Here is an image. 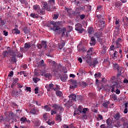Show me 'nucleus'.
I'll list each match as a JSON object with an SVG mask.
<instances>
[{"label": "nucleus", "instance_id": "obj_15", "mask_svg": "<svg viewBox=\"0 0 128 128\" xmlns=\"http://www.w3.org/2000/svg\"><path fill=\"white\" fill-rule=\"evenodd\" d=\"M106 123L107 124V128H110L112 124V119L110 118H108L106 120Z\"/></svg>", "mask_w": 128, "mask_h": 128}, {"label": "nucleus", "instance_id": "obj_18", "mask_svg": "<svg viewBox=\"0 0 128 128\" xmlns=\"http://www.w3.org/2000/svg\"><path fill=\"white\" fill-rule=\"evenodd\" d=\"M69 98H70V100H74V102H76V96L74 94H70L69 96Z\"/></svg>", "mask_w": 128, "mask_h": 128}, {"label": "nucleus", "instance_id": "obj_54", "mask_svg": "<svg viewBox=\"0 0 128 128\" xmlns=\"http://www.w3.org/2000/svg\"><path fill=\"white\" fill-rule=\"evenodd\" d=\"M26 117H22L20 118V122H26Z\"/></svg>", "mask_w": 128, "mask_h": 128}, {"label": "nucleus", "instance_id": "obj_21", "mask_svg": "<svg viewBox=\"0 0 128 128\" xmlns=\"http://www.w3.org/2000/svg\"><path fill=\"white\" fill-rule=\"evenodd\" d=\"M32 47V42H26L24 45V48L26 50H28L30 48Z\"/></svg>", "mask_w": 128, "mask_h": 128}, {"label": "nucleus", "instance_id": "obj_34", "mask_svg": "<svg viewBox=\"0 0 128 128\" xmlns=\"http://www.w3.org/2000/svg\"><path fill=\"white\" fill-rule=\"evenodd\" d=\"M18 82V78H13V83L12 84V85H11L12 88V84L13 85L16 84V82Z\"/></svg>", "mask_w": 128, "mask_h": 128}, {"label": "nucleus", "instance_id": "obj_2", "mask_svg": "<svg viewBox=\"0 0 128 128\" xmlns=\"http://www.w3.org/2000/svg\"><path fill=\"white\" fill-rule=\"evenodd\" d=\"M46 26L52 28L53 30L54 31L59 30L60 32V34H62V36H65V38L68 36V34L66 32V28H64L62 29L60 28V27L58 26V22L51 21L46 24Z\"/></svg>", "mask_w": 128, "mask_h": 128}, {"label": "nucleus", "instance_id": "obj_4", "mask_svg": "<svg viewBox=\"0 0 128 128\" xmlns=\"http://www.w3.org/2000/svg\"><path fill=\"white\" fill-rule=\"evenodd\" d=\"M52 108H53L54 109L51 110L52 116L56 114H58V112H56L58 110H59V112H64V108L56 104H52Z\"/></svg>", "mask_w": 128, "mask_h": 128}, {"label": "nucleus", "instance_id": "obj_32", "mask_svg": "<svg viewBox=\"0 0 128 128\" xmlns=\"http://www.w3.org/2000/svg\"><path fill=\"white\" fill-rule=\"evenodd\" d=\"M76 100H80V102H82V100H84V96H82L80 95H77L76 96Z\"/></svg>", "mask_w": 128, "mask_h": 128}, {"label": "nucleus", "instance_id": "obj_43", "mask_svg": "<svg viewBox=\"0 0 128 128\" xmlns=\"http://www.w3.org/2000/svg\"><path fill=\"white\" fill-rule=\"evenodd\" d=\"M56 120H58V122H62V115L59 114H57Z\"/></svg>", "mask_w": 128, "mask_h": 128}, {"label": "nucleus", "instance_id": "obj_5", "mask_svg": "<svg viewBox=\"0 0 128 128\" xmlns=\"http://www.w3.org/2000/svg\"><path fill=\"white\" fill-rule=\"evenodd\" d=\"M56 88H54V85L52 82L45 86L48 92H52V90H54H54H60V86L56 84Z\"/></svg>", "mask_w": 128, "mask_h": 128}, {"label": "nucleus", "instance_id": "obj_52", "mask_svg": "<svg viewBox=\"0 0 128 128\" xmlns=\"http://www.w3.org/2000/svg\"><path fill=\"white\" fill-rule=\"evenodd\" d=\"M12 116H14V112H10L9 113L8 118L9 120H12Z\"/></svg>", "mask_w": 128, "mask_h": 128}, {"label": "nucleus", "instance_id": "obj_28", "mask_svg": "<svg viewBox=\"0 0 128 128\" xmlns=\"http://www.w3.org/2000/svg\"><path fill=\"white\" fill-rule=\"evenodd\" d=\"M117 70L118 72L117 74V76H120L122 74V68L121 66H120V68L117 69Z\"/></svg>", "mask_w": 128, "mask_h": 128}, {"label": "nucleus", "instance_id": "obj_27", "mask_svg": "<svg viewBox=\"0 0 128 128\" xmlns=\"http://www.w3.org/2000/svg\"><path fill=\"white\" fill-rule=\"evenodd\" d=\"M33 122L36 124V126H40V120L38 119H36L33 121Z\"/></svg>", "mask_w": 128, "mask_h": 128}, {"label": "nucleus", "instance_id": "obj_38", "mask_svg": "<svg viewBox=\"0 0 128 128\" xmlns=\"http://www.w3.org/2000/svg\"><path fill=\"white\" fill-rule=\"evenodd\" d=\"M33 8L36 12H38L40 10V6L38 5H34L33 6Z\"/></svg>", "mask_w": 128, "mask_h": 128}, {"label": "nucleus", "instance_id": "obj_9", "mask_svg": "<svg viewBox=\"0 0 128 128\" xmlns=\"http://www.w3.org/2000/svg\"><path fill=\"white\" fill-rule=\"evenodd\" d=\"M114 87L116 88H118L120 87V82H118V80H116L114 82H112V86H111L112 90L111 92H114Z\"/></svg>", "mask_w": 128, "mask_h": 128}, {"label": "nucleus", "instance_id": "obj_14", "mask_svg": "<svg viewBox=\"0 0 128 128\" xmlns=\"http://www.w3.org/2000/svg\"><path fill=\"white\" fill-rule=\"evenodd\" d=\"M60 78L62 82H64L68 78V75L66 74H62L60 76Z\"/></svg>", "mask_w": 128, "mask_h": 128}, {"label": "nucleus", "instance_id": "obj_42", "mask_svg": "<svg viewBox=\"0 0 128 128\" xmlns=\"http://www.w3.org/2000/svg\"><path fill=\"white\" fill-rule=\"evenodd\" d=\"M22 4L26 5L28 4L27 0H19Z\"/></svg>", "mask_w": 128, "mask_h": 128}, {"label": "nucleus", "instance_id": "obj_47", "mask_svg": "<svg viewBox=\"0 0 128 128\" xmlns=\"http://www.w3.org/2000/svg\"><path fill=\"white\" fill-rule=\"evenodd\" d=\"M109 104H110V102H104L103 104V106H104V108H108Z\"/></svg>", "mask_w": 128, "mask_h": 128}, {"label": "nucleus", "instance_id": "obj_30", "mask_svg": "<svg viewBox=\"0 0 128 128\" xmlns=\"http://www.w3.org/2000/svg\"><path fill=\"white\" fill-rule=\"evenodd\" d=\"M59 16H60V14H58V12L54 13L52 16L53 20H58V18Z\"/></svg>", "mask_w": 128, "mask_h": 128}, {"label": "nucleus", "instance_id": "obj_39", "mask_svg": "<svg viewBox=\"0 0 128 128\" xmlns=\"http://www.w3.org/2000/svg\"><path fill=\"white\" fill-rule=\"evenodd\" d=\"M88 54H87V58L88 56H90L92 54V48H90L88 51H87Z\"/></svg>", "mask_w": 128, "mask_h": 128}, {"label": "nucleus", "instance_id": "obj_64", "mask_svg": "<svg viewBox=\"0 0 128 128\" xmlns=\"http://www.w3.org/2000/svg\"><path fill=\"white\" fill-rule=\"evenodd\" d=\"M42 118L44 120H46V118H48V114L46 113L44 114L43 115Z\"/></svg>", "mask_w": 128, "mask_h": 128}, {"label": "nucleus", "instance_id": "obj_58", "mask_svg": "<svg viewBox=\"0 0 128 128\" xmlns=\"http://www.w3.org/2000/svg\"><path fill=\"white\" fill-rule=\"evenodd\" d=\"M123 22L124 24H128V18H124Z\"/></svg>", "mask_w": 128, "mask_h": 128}, {"label": "nucleus", "instance_id": "obj_10", "mask_svg": "<svg viewBox=\"0 0 128 128\" xmlns=\"http://www.w3.org/2000/svg\"><path fill=\"white\" fill-rule=\"evenodd\" d=\"M70 80L72 84V85H70V88L74 90V88H78V82H76V80Z\"/></svg>", "mask_w": 128, "mask_h": 128}, {"label": "nucleus", "instance_id": "obj_24", "mask_svg": "<svg viewBox=\"0 0 128 128\" xmlns=\"http://www.w3.org/2000/svg\"><path fill=\"white\" fill-rule=\"evenodd\" d=\"M64 106H66L68 107L72 106V100H68L67 102L64 103Z\"/></svg>", "mask_w": 128, "mask_h": 128}, {"label": "nucleus", "instance_id": "obj_33", "mask_svg": "<svg viewBox=\"0 0 128 128\" xmlns=\"http://www.w3.org/2000/svg\"><path fill=\"white\" fill-rule=\"evenodd\" d=\"M30 114H38V112L36 110L33 108L30 111Z\"/></svg>", "mask_w": 128, "mask_h": 128}, {"label": "nucleus", "instance_id": "obj_62", "mask_svg": "<svg viewBox=\"0 0 128 128\" xmlns=\"http://www.w3.org/2000/svg\"><path fill=\"white\" fill-rule=\"evenodd\" d=\"M88 108H83L82 112H83V114H86V112H88Z\"/></svg>", "mask_w": 128, "mask_h": 128}, {"label": "nucleus", "instance_id": "obj_11", "mask_svg": "<svg viewBox=\"0 0 128 128\" xmlns=\"http://www.w3.org/2000/svg\"><path fill=\"white\" fill-rule=\"evenodd\" d=\"M54 70H56V72H62V70H64V67L60 64L56 65L55 66Z\"/></svg>", "mask_w": 128, "mask_h": 128}, {"label": "nucleus", "instance_id": "obj_49", "mask_svg": "<svg viewBox=\"0 0 128 128\" xmlns=\"http://www.w3.org/2000/svg\"><path fill=\"white\" fill-rule=\"evenodd\" d=\"M52 76V74L50 73H48L44 74V76L48 80L50 78V76Z\"/></svg>", "mask_w": 128, "mask_h": 128}, {"label": "nucleus", "instance_id": "obj_40", "mask_svg": "<svg viewBox=\"0 0 128 128\" xmlns=\"http://www.w3.org/2000/svg\"><path fill=\"white\" fill-rule=\"evenodd\" d=\"M38 66H45L46 64H44V61L43 60H41L38 64Z\"/></svg>", "mask_w": 128, "mask_h": 128}, {"label": "nucleus", "instance_id": "obj_8", "mask_svg": "<svg viewBox=\"0 0 128 128\" xmlns=\"http://www.w3.org/2000/svg\"><path fill=\"white\" fill-rule=\"evenodd\" d=\"M120 123L122 126L123 128H126V126L128 124V120L126 117H122L119 120Z\"/></svg>", "mask_w": 128, "mask_h": 128}, {"label": "nucleus", "instance_id": "obj_55", "mask_svg": "<svg viewBox=\"0 0 128 128\" xmlns=\"http://www.w3.org/2000/svg\"><path fill=\"white\" fill-rule=\"evenodd\" d=\"M83 110H84V108H82V106H79L78 110V112H79L80 114H82V113Z\"/></svg>", "mask_w": 128, "mask_h": 128}, {"label": "nucleus", "instance_id": "obj_17", "mask_svg": "<svg viewBox=\"0 0 128 128\" xmlns=\"http://www.w3.org/2000/svg\"><path fill=\"white\" fill-rule=\"evenodd\" d=\"M16 50L14 52L17 58H22L23 55H22V53L20 54V52H18V49H16Z\"/></svg>", "mask_w": 128, "mask_h": 128}, {"label": "nucleus", "instance_id": "obj_22", "mask_svg": "<svg viewBox=\"0 0 128 128\" xmlns=\"http://www.w3.org/2000/svg\"><path fill=\"white\" fill-rule=\"evenodd\" d=\"M114 6L117 8H120L122 6V2L118 1L114 2Z\"/></svg>", "mask_w": 128, "mask_h": 128}, {"label": "nucleus", "instance_id": "obj_41", "mask_svg": "<svg viewBox=\"0 0 128 128\" xmlns=\"http://www.w3.org/2000/svg\"><path fill=\"white\" fill-rule=\"evenodd\" d=\"M88 96L90 98H96V94L93 92L89 93Z\"/></svg>", "mask_w": 128, "mask_h": 128}, {"label": "nucleus", "instance_id": "obj_35", "mask_svg": "<svg viewBox=\"0 0 128 128\" xmlns=\"http://www.w3.org/2000/svg\"><path fill=\"white\" fill-rule=\"evenodd\" d=\"M23 32H24V34H30V30H28V28L26 26L24 28Z\"/></svg>", "mask_w": 128, "mask_h": 128}, {"label": "nucleus", "instance_id": "obj_6", "mask_svg": "<svg viewBox=\"0 0 128 128\" xmlns=\"http://www.w3.org/2000/svg\"><path fill=\"white\" fill-rule=\"evenodd\" d=\"M46 10H47V12L52 11V9H50L48 8V5L46 4H44L42 8L40 9L37 12H38L39 14L42 15L46 14Z\"/></svg>", "mask_w": 128, "mask_h": 128}, {"label": "nucleus", "instance_id": "obj_7", "mask_svg": "<svg viewBox=\"0 0 128 128\" xmlns=\"http://www.w3.org/2000/svg\"><path fill=\"white\" fill-rule=\"evenodd\" d=\"M75 30L78 32V34H82L84 32V28H82V25L80 23H78L76 24Z\"/></svg>", "mask_w": 128, "mask_h": 128}, {"label": "nucleus", "instance_id": "obj_29", "mask_svg": "<svg viewBox=\"0 0 128 128\" xmlns=\"http://www.w3.org/2000/svg\"><path fill=\"white\" fill-rule=\"evenodd\" d=\"M95 78H102V73L100 72H96L94 74Z\"/></svg>", "mask_w": 128, "mask_h": 128}, {"label": "nucleus", "instance_id": "obj_56", "mask_svg": "<svg viewBox=\"0 0 128 128\" xmlns=\"http://www.w3.org/2000/svg\"><path fill=\"white\" fill-rule=\"evenodd\" d=\"M118 54V52L116 51H114V53L113 54H112V58H114V60H116V58L117 56H116V54Z\"/></svg>", "mask_w": 128, "mask_h": 128}, {"label": "nucleus", "instance_id": "obj_3", "mask_svg": "<svg viewBox=\"0 0 128 128\" xmlns=\"http://www.w3.org/2000/svg\"><path fill=\"white\" fill-rule=\"evenodd\" d=\"M2 54L4 58H6L8 56V58H10L9 60L10 62H16V54L14 52V51H4L2 52Z\"/></svg>", "mask_w": 128, "mask_h": 128}, {"label": "nucleus", "instance_id": "obj_53", "mask_svg": "<svg viewBox=\"0 0 128 128\" xmlns=\"http://www.w3.org/2000/svg\"><path fill=\"white\" fill-rule=\"evenodd\" d=\"M6 22H4V20H2V18H0V26H4Z\"/></svg>", "mask_w": 128, "mask_h": 128}, {"label": "nucleus", "instance_id": "obj_36", "mask_svg": "<svg viewBox=\"0 0 128 128\" xmlns=\"http://www.w3.org/2000/svg\"><path fill=\"white\" fill-rule=\"evenodd\" d=\"M30 16H31V18H38V15L34 13H31Z\"/></svg>", "mask_w": 128, "mask_h": 128}, {"label": "nucleus", "instance_id": "obj_57", "mask_svg": "<svg viewBox=\"0 0 128 128\" xmlns=\"http://www.w3.org/2000/svg\"><path fill=\"white\" fill-rule=\"evenodd\" d=\"M114 126H116V128H120V126H122V124H120V121H118V122H117L116 124H115L114 125Z\"/></svg>", "mask_w": 128, "mask_h": 128}, {"label": "nucleus", "instance_id": "obj_48", "mask_svg": "<svg viewBox=\"0 0 128 128\" xmlns=\"http://www.w3.org/2000/svg\"><path fill=\"white\" fill-rule=\"evenodd\" d=\"M44 109L45 110H46L47 112H50V110H52L50 107L48 106V105H46L44 106Z\"/></svg>", "mask_w": 128, "mask_h": 128}, {"label": "nucleus", "instance_id": "obj_19", "mask_svg": "<svg viewBox=\"0 0 128 128\" xmlns=\"http://www.w3.org/2000/svg\"><path fill=\"white\" fill-rule=\"evenodd\" d=\"M87 30L89 36H91V34H92L94 32V28L92 27H88Z\"/></svg>", "mask_w": 128, "mask_h": 128}, {"label": "nucleus", "instance_id": "obj_46", "mask_svg": "<svg viewBox=\"0 0 128 128\" xmlns=\"http://www.w3.org/2000/svg\"><path fill=\"white\" fill-rule=\"evenodd\" d=\"M47 124H48L49 126H54V121H52V120H48L47 121Z\"/></svg>", "mask_w": 128, "mask_h": 128}, {"label": "nucleus", "instance_id": "obj_45", "mask_svg": "<svg viewBox=\"0 0 128 128\" xmlns=\"http://www.w3.org/2000/svg\"><path fill=\"white\" fill-rule=\"evenodd\" d=\"M106 22L104 20H100L98 22V24L99 26H104V24Z\"/></svg>", "mask_w": 128, "mask_h": 128}, {"label": "nucleus", "instance_id": "obj_20", "mask_svg": "<svg viewBox=\"0 0 128 128\" xmlns=\"http://www.w3.org/2000/svg\"><path fill=\"white\" fill-rule=\"evenodd\" d=\"M65 45H66V41L64 40L62 41L60 43L58 44V48L60 50H62V48H64Z\"/></svg>", "mask_w": 128, "mask_h": 128}, {"label": "nucleus", "instance_id": "obj_50", "mask_svg": "<svg viewBox=\"0 0 128 128\" xmlns=\"http://www.w3.org/2000/svg\"><path fill=\"white\" fill-rule=\"evenodd\" d=\"M42 48H46V46H48L46 45V41H42Z\"/></svg>", "mask_w": 128, "mask_h": 128}, {"label": "nucleus", "instance_id": "obj_1", "mask_svg": "<svg viewBox=\"0 0 128 128\" xmlns=\"http://www.w3.org/2000/svg\"><path fill=\"white\" fill-rule=\"evenodd\" d=\"M46 26L52 28L53 30L54 31L59 30L60 32V34H62V36H65V38L68 36V34L66 32V28H64L62 29L60 28V27L58 26V22L51 21L46 24Z\"/></svg>", "mask_w": 128, "mask_h": 128}, {"label": "nucleus", "instance_id": "obj_16", "mask_svg": "<svg viewBox=\"0 0 128 128\" xmlns=\"http://www.w3.org/2000/svg\"><path fill=\"white\" fill-rule=\"evenodd\" d=\"M90 44V46L96 45V38H94V37L92 36L91 38Z\"/></svg>", "mask_w": 128, "mask_h": 128}, {"label": "nucleus", "instance_id": "obj_44", "mask_svg": "<svg viewBox=\"0 0 128 128\" xmlns=\"http://www.w3.org/2000/svg\"><path fill=\"white\" fill-rule=\"evenodd\" d=\"M13 32L14 34H20V30H18L16 28H15L14 29Z\"/></svg>", "mask_w": 128, "mask_h": 128}, {"label": "nucleus", "instance_id": "obj_23", "mask_svg": "<svg viewBox=\"0 0 128 128\" xmlns=\"http://www.w3.org/2000/svg\"><path fill=\"white\" fill-rule=\"evenodd\" d=\"M113 118L116 120H118L120 118V112H117L113 116Z\"/></svg>", "mask_w": 128, "mask_h": 128}, {"label": "nucleus", "instance_id": "obj_51", "mask_svg": "<svg viewBox=\"0 0 128 128\" xmlns=\"http://www.w3.org/2000/svg\"><path fill=\"white\" fill-rule=\"evenodd\" d=\"M86 62H88V64H90V62H92V57L90 56L88 58H86Z\"/></svg>", "mask_w": 128, "mask_h": 128}, {"label": "nucleus", "instance_id": "obj_59", "mask_svg": "<svg viewBox=\"0 0 128 128\" xmlns=\"http://www.w3.org/2000/svg\"><path fill=\"white\" fill-rule=\"evenodd\" d=\"M33 81L34 82H35V84H36L38 81H40V78H33Z\"/></svg>", "mask_w": 128, "mask_h": 128}, {"label": "nucleus", "instance_id": "obj_13", "mask_svg": "<svg viewBox=\"0 0 128 128\" xmlns=\"http://www.w3.org/2000/svg\"><path fill=\"white\" fill-rule=\"evenodd\" d=\"M98 64V58H95L94 59L92 62H90V66H94H94H96V64Z\"/></svg>", "mask_w": 128, "mask_h": 128}, {"label": "nucleus", "instance_id": "obj_63", "mask_svg": "<svg viewBox=\"0 0 128 128\" xmlns=\"http://www.w3.org/2000/svg\"><path fill=\"white\" fill-rule=\"evenodd\" d=\"M96 17L99 18L100 20H104V18H102L100 15H97Z\"/></svg>", "mask_w": 128, "mask_h": 128}, {"label": "nucleus", "instance_id": "obj_37", "mask_svg": "<svg viewBox=\"0 0 128 128\" xmlns=\"http://www.w3.org/2000/svg\"><path fill=\"white\" fill-rule=\"evenodd\" d=\"M80 86H82V88H86V86H88V84L86 82H82L80 83Z\"/></svg>", "mask_w": 128, "mask_h": 128}, {"label": "nucleus", "instance_id": "obj_60", "mask_svg": "<svg viewBox=\"0 0 128 128\" xmlns=\"http://www.w3.org/2000/svg\"><path fill=\"white\" fill-rule=\"evenodd\" d=\"M116 48H122V44H120V43H116Z\"/></svg>", "mask_w": 128, "mask_h": 128}, {"label": "nucleus", "instance_id": "obj_31", "mask_svg": "<svg viewBox=\"0 0 128 128\" xmlns=\"http://www.w3.org/2000/svg\"><path fill=\"white\" fill-rule=\"evenodd\" d=\"M110 98L112 100H116L118 99V96L116 94H112L110 96Z\"/></svg>", "mask_w": 128, "mask_h": 128}, {"label": "nucleus", "instance_id": "obj_12", "mask_svg": "<svg viewBox=\"0 0 128 128\" xmlns=\"http://www.w3.org/2000/svg\"><path fill=\"white\" fill-rule=\"evenodd\" d=\"M102 34H103L102 32H96L94 34V36L96 38L97 40H98L99 38H102Z\"/></svg>", "mask_w": 128, "mask_h": 128}, {"label": "nucleus", "instance_id": "obj_61", "mask_svg": "<svg viewBox=\"0 0 128 128\" xmlns=\"http://www.w3.org/2000/svg\"><path fill=\"white\" fill-rule=\"evenodd\" d=\"M102 118H103L102 115L98 114V117L96 118L98 120H102Z\"/></svg>", "mask_w": 128, "mask_h": 128}, {"label": "nucleus", "instance_id": "obj_25", "mask_svg": "<svg viewBox=\"0 0 128 128\" xmlns=\"http://www.w3.org/2000/svg\"><path fill=\"white\" fill-rule=\"evenodd\" d=\"M54 92H56V94L57 96H59V98L62 96V92L60 91V90H54Z\"/></svg>", "mask_w": 128, "mask_h": 128}, {"label": "nucleus", "instance_id": "obj_26", "mask_svg": "<svg viewBox=\"0 0 128 128\" xmlns=\"http://www.w3.org/2000/svg\"><path fill=\"white\" fill-rule=\"evenodd\" d=\"M97 40L100 42L101 46H103L104 44L106 42V40H104V38H100L99 39H97Z\"/></svg>", "mask_w": 128, "mask_h": 128}]
</instances>
